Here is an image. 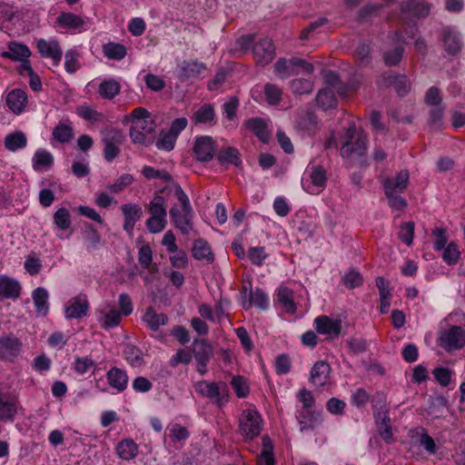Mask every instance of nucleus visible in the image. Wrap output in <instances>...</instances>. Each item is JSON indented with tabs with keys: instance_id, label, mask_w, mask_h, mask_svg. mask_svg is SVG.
Wrapping results in <instances>:
<instances>
[{
	"instance_id": "18",
	"label": "nucleus",
	"mask_w": 465,
	"mask_h": 465,
	"mask_svg": "<svg viewBox=\"0 0 465 465\" xmlns=\"http://www.w3.org/2000/svg\"><path fill=\"white\" fill-rule=\"evenodd\" d=\"M206 66L203 63L198 61H183L178 69V78L181 82L198 77Z\"/></svg>"
},
{
	"instance_id": "55",
	"label": "nucleus",
	"mask_w": 465,
	"mask_h": 465,
	"mask_svg": "<svg viewBox=\"0 0 465 465\" xmlns=\"http://www.w3.org/2000/svg\"><path fill=\"white\" fill-rule=\"evenodd\" d=\"M76 113L83 119L89 122H99L103 119V114L95 111L86 104H81L77 107Z\"/></svg>"
},
{
	"instance_id": "11",
	"label": "nucleus",
	"mask_w": 465,
	"mask_h": 465,
	"mask_svg": "<svg viewBox=\"0 0 465 465\" xmlns=\"http://www.w3.org/2000/svg\"><path fill=\"white\" fill-rule=\"evenodd\" d=\"M23 343L18 338L13 335L0 337V359L14 361L20 354Z\"/></svg>"
},
{
	"instance_id": "4",
	"label": "nucleus",
	"mask_w": 465,
	"mask_h": 465,
	"mask_svg": "<svg viewBox=\"0 0 465 465\" xmlns=\"http://www.w3.org/2000/svg\"><path fill=\"white\" fill-rule=\"evenodd\" d=\"M155 123L153 120L147 122H137L131 125L130 137L134 143L141 145H149L153 143L152 134L155 131Z\"/></svg>"
},
{
	"instance_id": "10",
	"label": "nucleus",
	"mask_w": 465,
	"mask_h": 465,
	"mask_svg": "<svg viewBox=\"0 0 465 465\" xmlns=\"http://www.w3.org/2000/svg\"><path fill=\"white\" fill-rule=\"evenodd\" d=\"M367 138L364 134H359L357 138L351 141H345L341 148V155L342 157H358L361 164L366 161H362L361 157L366 154Z\"/></svg>"
},
{
	"instance_id": "25",
	"label": "nucleus",
	"mask_w": 465,
	"mask_h": 465,
	"mask_svg": "<svg viewBox=\"0 0 465 465\" xmlns=\"http://www.w3.org/2000/svg\"><path fill=\"white\" fill-rule=\"evenodd\" d=\"M331 367L323 361H317L311 370L310 381L315 386H323L330 375Z\"/></svg>"
},
{
	"instance_id": "12",
	"label": "nucleus",
	"mask_w": 465,
	"mask_h": 465,
	"mask_svg": "<svg viewBox=\"0 0 465 465\" xmlns=\"http://www.w3.org/2000/svg\"><path fill=\"white\" fill-rule=\"evenodd\" d=\"M310 183L302 181L303 189L311 194H318L327 183L326 171L322 165H313L310 172Z\"/></svg>"
},
{
	"instance_id": "50",
	"label": "nucleus",
	"mask_w": 465,
	"mask_h": 465,
	"mask_svg": "<svg viewBox=\"0 0 465 465\" xmlns=\"http://www.w3.org/2000/svg\"><path fill=\"white\" fill-rule=\"evenodd\" d=\"M53 137L62 143H68L73 138V129L69 125L60 123L53 130Z\"/></svg>"
},
{
	"instance_id": "9",
	"label": "nucleus",
	"mask_w": 465,
	"mask_h": 465,
	"mask_svg": "<svg viewBox=\"0 0 465 465\" xmlns=\"http://www.w3.org/2000/svg\"><path fill=\"white\" fill-rule=\"evenodd\" d=\"M252 54L258 64H270L275 56V46L272 40L268 37L259 39L252 45Z\"/></svg>"
},
{
	"instance_id": "21",
	"label": "nucleus",
	"mask_w": 465,
	"mask_h": 465,
	"mask_svg": "<svg viewBox=\"0 0 465 465\" xmlns=\"http://www.w3.org/2000/svg\"><path fill=\"white\" fill-rule=\"evenodd\" d=\"M122 212L124 216V229L129 234H132L136 222L142 217V207L134 203L123 204Z\"/></svg>"
},
{
	"instance_id": "58",
	"label": "nucleus",
	"mask_w": 465,
	"mask_h": 465,
	"mask_svg": "<svg viewBox=\"0 0 465 465\" xmlns=\"http://www.w3.org/2000/svg\"><path fill=\"white\" fill-rule=\"evenodd\" d=\"M275 73L281 78H287L291 75H294L296 71L292 70V61L285 58H280L274 64Z\"/></svg>"
},
{
	"instance_id": "3",
	"label": "nucleus",
	"mask_w": 465,
	"mask_h": 465,
	"mask_svg": "<svg viewBox=\"0 0 465 465\" xmlns=\"http://www.w3.org/2000/svg\"><path fill=\"white\" fill-rule=\"evenodd\" d=\"M197 391L204 397L213 400L221 406L228 401V387L224 382H208L206 381H199Z\"/></svg>"
},
{
	"instance_id": "64",
	"label": "nucleus",
	"mask_w": 465,
	"mask_h": 465,
	"mask_svg": "<svg viewBox=\"0 0 465 465\" xmlns=\"http://www.w3.org/2000/svg\"><path fill=\"white\" fill-rule=\"evenodd\" d=\"M122 320V314L115 309H111L104 316V323L103 326L104 329H112L118 326Z\"/></svg>"
},
{
	"instance_id": "31",
	"label": "nucleus",
	"mask_w": 465,
	"mask_h": 465,
	"mask_svg": "<svg viewBox=\"0 0 465 465\" xmlns=\"http://www.w3.org/2000/svg\"><path fill=\"white\" fill-rule=\"evenodd\" d=\"M217 161L222 165L232 164L236 167L241 166L242 160L240 153L235 147L229 146L221 150L216 154Z\"/></svg>"
},
{
	"instance_id": "24",
	"label": "nucleus",
	"mask_w": 465,
	"mask_h": 465,
	"mask_svg": "<svg viewBox=\"0 0 465 465\" xmlns=\"http://www.w3.org/2000/svg\"><path fill=\"white\" fill-rule=\"evenodd\" d=\"M295 128L303 134L311 135L317 128V117L311 111L301 112L295 120Z\"/></svg>"
},
{
	"instance_id": "16",
	"label": "nucleus",
	"mask_w": 465,
	"mask_h": 465,
	"mask_svg": "<svg viewBox=\"0 0 465 465\" xmlns=\"http://www.w3.org/2000/svg\"><path fill=\"white\" fill-rule=\"evenodd\" d=\"M37 49L42 56L52 58L54 65L57 66L63 56L62 49L56 40L46 41L39 39L37 41Z\"/></svg>"
},
{
	"instance_id": "19",
	"label": "nucleus",
	"mask_w": 465,
	"mask_h": 465,
	"mask_svg": "<svg viewBox=\"0 0 465 465\" xmlns=\"http://www.w3.org/2000/svg\"><path fill=\"white\" fill-rule=\"evenodd\" d=\"M106 380L111 388L122 392L128 386L129 377L126 371L114 366L107 371Z\"/></svg>"
},
{
	"instance_id": "60",
	"label": "nucleus",
	"mask_w": 465,
	"mask_h": 465,
	"mask_svg": "<svg viewBox=\"0 0 465 465\" xmlns=\"http://www.w3.org/2000/svg\"><path fill=\"white\" fill-rule=\"evenodd\" d=\"M134 182L133 175L129 173L122 174L114 183L108 184L106 188L114 193H118Z\"/></svg>"
},
{
	"instance_id": "56",
	"label": "nucleus",
	"mask_w": 465,
	"mask_h": 465,
	"mask_svg": "<svg viewBox=\"0 0 465 465\" xmlns=\"http://www.w3.org/2000/svg\"><path fill=\"white\" fill-rule=\"evenodd\" d=\"M24 267L26 272L31 276H35L40 272L43 264L42 261L34 252H31L26 256Z\"/></svg>"
},
{
	"instance_id": "51",
	"label": "nucleus",
	"mask_w": 465,
	"mask_h": 465,
	"mask_svg": "<svg viewBox=\"0 0 465 465\" xmlns=\"http://www.w3.org/2000/svg\"><path fill=\"white\" fill-rule=\"evenodd\" d=\"M54 222L60 230L69 229L72 223L69 211L66 208H59L54 213Z\"/></svg>"
},
{
	"instance_id": "47",
	"label": "nucleus",
	"mask_w": 465,
	"mask_h": 465,
	"mask_svg": "<svg viewBox=\"0 0 465 465\" xmlns=\"http://www.w3.org/2000/svg\"><path fill=\"white\" fill-rule=\"evenodd\" d=\"M290 88L295 94H310L313 90L311 80L297 78L290 82Z\"/></svg>"
},
{
	"instance_id": "2",
	"label": "nucleus",
	"mask_w": 465,
	"mask_h": 465,
	"mask_svg": "<svg viewBox=\"0 0 465 465\" xmlns=\"http://www.w3.org/2000/svg\"><path fill=\"white\" fill-rule=\"evenodd\" d=\"M124 141V134L116 128H106L102 132V142L104 144V157L111 163L120 153V146Z\"/></svg>"
},
{
	"instance_id": "15",
	"label": "nucleus",
	"mask_w": 465,
	"mask_h": 465,
	"mask_svg": "<svg viewBox=\"0 0 465 465\" xmlns=\"http://www.w3.org/2000/svg\"><path fill=\"white\" fill-rule=\"evenodd\" d=\"M441 341L448 351L460 349L465 345V330L460 326H452L441 337Z\"/></svg>"
},
{
	"instance_id": "29",
	"label": "nucleus",
	"mask_w": 465,
	"mask_h": 465,
	"mask_svg": "<svg viewBox=\"0 0 465 465\" xmlns=\"http://www.w3.org/2000/svg\"><path fill=\"white\" fill-rule=\"evenodd\" d=\"M143 321L151 331H156L167 323L168 318L164 313H157L153 307H149L143 316Z\"/></svg>"
},
{
	"instance_id": "38",
	"label": "nucleus",
	"mask_w": 465,
	"mask_h": 465,
	"mask_svg": "<svg viewBox=\"0 0 465 465\" xmlns=\"http://www.w3.org/2000/svg\"><path fill=\"white\" fill-rule=\"evenodd\" d=\"M192 253L196 260H206L212 262L214 259L211 247L207 242L203 239H198L194 242Z\"/></svg>"
},
{
	"instance_id": "34",
	"label": "nucleus",
	"mask_w": 465,
	"mask_h": 465,
	"mask_svg": "<svg viewBox=\"0 0 465 465\" xmlns=\"http://www.w3.org/2000/svg\"><path fill=\"white\" fill-rule=\"evenodd\" d=\"M245 126L252 131L262 142L269 140L270 133L265 122L262 118H252L245 122Z\"/></svg>"
},
{
	"instance_id": "36",
	"label": "nucleus",
	"mask_w": 465,
	"mask_h": 465,
	"mask_svg": "<svg viewBox=\"0 0 465 465\" xmlns=\"http://www.w3.org/2000/svg\"><path fill=\"white\" fill-rule=\"evenodd\" d=\"M116 450L121 459L130 460L137 456L138 446L133 440L126 439L117 444Z\"/></svg>"
},
{
	"instance_id": "13",
	"label": "nucleus",
	"mask_w": 465,
	"mask_h": 465,
	"mask_svg": "<svg viewBox=\"0 0 465 465\" xmlns=\"http://www.w3.org/2000/svg\"><path fill=\"white\" fill-rule=\"evenodd\" d=\"M314 323L319 333L325 334L331 339L337 338L341 331V321L340 319H331L322 315L317 317Z\"/></svg>"
},
{
	"instance_id": "1",
	"label": "nucleus",
	"mask_w": 465,
	"mask_h": 465,
	"mask_svg": "<svg viewBox=\"0 0 465 465\" xmlns=\"http://www.w3.org/2000/svg\"><path fill=\"white\" fill-rule=\"evenodd\" d=\"M173 191L182 205V210H179L176 206L172 207L169 211L170 217L174 227L183 234L188 235L193 229V210L188 196L178 183H173Z\"/></svg>"
},
{
	"instance_id": "57",
	"label": "nucleus",
	"mask_w": 465,
	"mask_h": 465,
	"mask_svg": "<svg viewBox=\"0 0 465 465\" xmlns=\"http://www.w3.org/2000/svg\"><path fill=\"white\" fill-rule=\"evenodd\" d=\"M282 90L273 84L264 85V95L268 104L272 105L279 104L282 99Z\"/></svg>"
},
{
	"instance_id": "7",
	"label": "nucleus",
	"mask_w": 465,
	"mask_h": 465,
	"mask_svg": "<svg viewBox=\"0 0 465 465\" xmlns=\"http://www.w3.org/2000/svg\"><path fill=\"white\" fill-rule=\"evenodd\" d=\"M430 4L423 0H407L401 4V18L405 23L410 17H426L430 12Z\"/></svg>"
},
{
	"instance_id": "62",
	"label": "nucleus",
	"mask_w": 465,
	"mask_h": 465,
	"mask_svg": "<svg viewBox=\"0 0 465 465\" xmlns=\"http://www.w3.org/2000/svg\"><path fill=\"white\" fill-rule=\"evenodd\" d=\"M177 136L168 131L161 135V138L156 142V147L159 150L169 152L173 149Z\"/></svg>"
},
{
	"instance_id": "49",
	"label": "nucleus",
	"mask_w": 465,
	"mask_h": 465,
	"mask_svg": "<svg viewBox=\"0 0 465 465\" xmlns=\"http://www.w3.org/2000/svg\"><path fill=\"white\" fill-rule=\"evenodd\" d=\"M371 48L367 44H360L354 53L356 63L359 66H367L371 62Z\"/></svg>"
},
{
	"instance_id": "54",
	"label": "nucleus",
	"mask_w": 465,
	"mask_h": 465,
	"mask_svg": "<svg viewBox=\"0 0 465 465\" xmlns=\"http://www.w3.org/2000/svg\"><path fill=\"white\" fill-rule=\"evenodd\" d=\"M442 259L448 265H453L459 262L460 251L455 242H450L443 249Z\"/></svg>"
},
{
	"instance_id": "46",
	"label": "nucleus",
	"mask_w": 465,
	"mask_h": 465,
	"mask_svg": "<svg viewBox=\"0 0 465 465\" xmlns=\"http://www.w3.org/2000/svg\"><path fill=\"white\" fill-rule=\"evenodd\" d=\"M53 163L51 153L45 150H37L33 158V167L35 171L50 167Z\"/></svg>"
},
{
	"instance_id": "53",
	"label": "nucleus",
	"mask_w": 465,
	"mask_h": 465,
	"mask_svg": "<svg viewBox=\"0 0 465 465\" xmlns=\"http://www.w3.org/2000/svg\"><path fill=\"white\" fill-rule=\"evenodd\" d=\"M415 224L413 222H407L400 226L398 237L406 245H411L414 237Z\"/></svg>"
},
{
	"instance_id": "32",
	"label": "nucleus",
	"mask_w": 465,
	"mask_h": 465,
	"mask_svg": "<svg viewBox=\"0 0 465 465\" xmlns=\"http://www.w3.org/2000/svg\"><path fill=\"white\" fill-rule=\"evenodd\" d=\"M48 297V292L45 288L38 287L34 290L32 298L37 314L42 316H45L47 314L49 310Z\"/></svg>"
},
{
	"instance_id": "35",
	"label": "nucleus",
	"mask_w": 465,
	"mask_h": 465,
	"mask_svg": "<svg viewBox=\"0 0 465 465\" xmlns=\"http://www.w3.org/2000/svg\"><path fill=\"white\" fill-rule=\"evenodd\" d=\"M5 147L10 151V152H15L19 149H23L27 144V138L25 134L21 132L17 131L15 133L8 134L5 137Z\"/></svg>"
},
{
	"instance_id": "22",
	"label": "nucleus",
	"mask_w": 465,
	"mask_h": 465,
	"mask_svg": "<svg viewBox=\"0 0 465 465\" xmlns=\"http://www.w3.org/2000/svg\"><path fill=\"white\" fill-rule=\"evenodd\" d=\"M20 282L7 275H0V298L17 299L21 293Z\"/></svg>"
},
{
	"instance_id": "42",
	"label": "nucleus",
	"mask_w": 465,
	"mask_h": 465,
	"mask_svg": "<svg viewBox=\"0 0 465 465\" xmlns=\"http://www.w3.org/2000/svg\"><path fill=\"white\" fill-rule=\"evenodd\" d=\"M278 302L289 312H294L296 310L293 302V292L288 287H280L277 293Z\"/></svg>"
},
{
	"instance_id": "48",
	"label": "nucleus",
	"mask_w": 465,
	"mask_h": 465,
	"mask_svg": "<svg viewBox=\"0 0 465 465\" xmlns=\"http://www.w3.org/2000/svg\"><path fill=\"white\" fill-rule=\"evenodd\" d=\"M124 359L133 367H139L143 363V353L137 347L134 345H126L124 350Z\"/></svg>"
},
{
	"instance_id": "44",
	"label": "nucleus",
	"mask_w": 465,
	"mask_h": 465,
	"mask_svg": "<svg viewBox=\"0 0 465 465\" xmlns=\"http://www.w3.org/2000/svg\"><path fill=\"white\" fill-rule=\"evenodd\" d=\"M149 213L153 217L166 219L165 199L156 193L149 204Z\"/></svg>"
},
{
	"instance_id": "27",
	"label": "nucleus",
	"mask_w": 465,
	"mask_h": 465,
	"mask_svg": "<svg viewBox=\"0 0 465 465\" xmlns=\"http://www.w3.org/2000/svg\"><path fill=\"white\" fill-rule=\"evenodd\" d=\"M27 96L21 89L12 90L6 97V104L10 110L18 114H21L25 107Z\"/></svg>"
},
{
	"instance_id": "30",
	"label": "nucleus",
	"mask_w": 465,
	"mask_h": 465,
	"mask_svg": "<svg viewBox=\"0 0 465 465\" xmlns=\"http://www.w3.org/2000/svg\"><path fill=\"white\" fill-rule=\"evenodd\" d=\"M56 24L66 29L77 30L82 28L85 22L84 18L78 15L71 12H63L56 18Z\"/></svg>"
},
{
	"instance_id": "20",
	"label": "nucleus",
	"mask_w": 465,
	"mask_h": 465,
	"mask_svg": "<svg viewBox=\"0 0 465 465\" xmlns=\"http://www.w3.org/2000/svg\"><path fill=\"white\" fill-rule=\"evenodd\" d=\"M193 352L198 364L205 368L213 355V346L205 339H195L193 341Z\"/></svg>"
},
{
	"instance_id": "61",
	"label": "nucleus",
	"mask_w": 465,
	"mask_h": 465,
	"mask_svg": "<svg viewBox=\"0 0 465 465\" xmlns=\"http://www.w3.org/2000/svg\"><path fill=\"white\" fill-rule=\"evenodd\" d=\"M79 54L75 50H68L64 56V68L66 72L73 74L79 68L78 63Z\"/></svg>"
},
{
	"instance_id": "6",
	"label": "nucleus",
	"mask_w": 465,
	"mask_h": 465,
	"mask_svg": "<svg viewBox=\"0 0 465 465\" xmlns=\"http://www.w3.org/2000/svg\"><path fill=\"white\" fill-rule=\"evenodd\" d=\"M239 426L242 434L247 439L252 440L261 432L262 418L255 411H245L240 419Z\"/></svg>"
},
{
	"instance_id": "63",
	"label": "nucleus",
	"mask_w": 465,
	"mask_h": 465,
	"mask_svg": "<svg viewBox=\"0 0 465 465\" xmlns=\"http://www.w3.org/2000/svg\"><path fill=\"white\" fill-rule=\"evenodd\" d=\"M377 423L379 424L381 437L387 443H391L393 440V434L390 424V418L388 417V415H383L382 418H380V421Z\"/></svg>"
},
{
	"instance_id": "33",
	"label": "nucleus",
	"mask_w": 465,
	"mask_h": 465,
	"mask_svg": "<svg viewBox=\"0 0 465 465\" xmlns=\"http://www.w3.org/2000/svg\"><path fill=\"white\" fill-rule=\"evenodd\" d=\"M143 175L146 179H160L163 182L165 183H171L170 189L173 190V183H176L173 182L172 175L166 172L165 170H156L152 166H144L142 170ZM169 186H165L163 190L160 191V193H163L165 190H167Z\"/></svg>"
},
{
	"instance_id": "5",
	"label": "nucleus",
	"mask_w": 465,
	"mask_h": 465,
	"mask_svg": "<svg viewBox=\"0 0 465 465\" xmlns=\"http://www.w3.org/2000/svg\"><path fill=\"white\" fill-rule=\"evenodd\" d=\"M217 151V143L211 136H199L195 138L193 154L200 163L210 162Z\"/></svg>"
},
{
	"instance_id": "39",
	"label": "nucleus",
	"mask_w": 465,
	"mask_h": 465,
	"mask_svg": "<svg viewBox=\"0 0 465 465\" xmlns=\"http://www.w3.org/2000/svg\"><path fill=\"white\" fill-rule=\"evenodd\" d=\"M258 465H275L273 445L266 435L262 437V450L258 458Z\"/></svg>"
},
{
	"instance_id": "59",
	"label": "nucleus",
	"mask_w": 465,
	"mask_h": 465,
	"mask_svg": "<svg viewBox=\"0 0 465 465\" xmlns=\"http://www.w3.org/2000/svg\"><path fill=\"white\" fill-rule=\"evenodd\" d=\"M445 107L443 105L430 106L429 111V124L436 129L442 125V116Z\"/></svg>"
},
{
	"instance_id": "45",
	"label": "nucleus",
	"mask_w": 465,
	"mask_h": 465,
	"mask_svg": "<svg viewBox=\"0 0 465 465\" xmlns=\"http://www.w3.org/2000/svg\"><path fill=\"white\" fill-rule=\"evenodd\" d=\"M252 304L262 310L268 308L269 299L262 289L257 288L254 292L250 291L248 307H251Z\"/></svg>"
},
{
	"instance_id": "41",
	"label": "nucleus",
	"mask_w": 465,
	"mask_h": 465,
	"mask_svg": "<svg viewBox=\"0 0 465 465\" xmlns=\"http://www.w3.org/2000/svg\"><path fill=\"white\" fill-rule=\"evenodd\" d=\"M17 412V406L15 401L5 400L0 394V420H13Z\"/></svg>"
},
{
	"instance_id": "52",
	"label": "nucleus",
	"mask_w": 465,
	"mask_h": 465,
	"mask_svg": "<svg viewBox=\"0 0 465 465\" xmlns=\"http://www.w3.org/2000/svg\"><path fill=\"white\" fill-rule=\"evenodd\" d=\"M214 108L210 104H205L201 106L194 114V118L197 123L208 124L214 118Z\"/></svg>"
},
{
	"instance_id": "8",
	"label": "nucleus",
	"mask_w": 465,
	"mask_h": 465,
	"mask_svg": "<svg viewBox=\"0 0 465 465\" xmlns=\"http://www.w3.org/2000/svg\"><path fill=\"white\" fill-rule=\"evenodd\" d=\"M443 50L449 55H457L462 48L463 41L460 32L454 27L445 26L440 31Z\"/></svg>"
},
{
	"instance_id": "37",
	"label": "nucleus",
	"mask_w": 465,
	"mask_h": 465,
	"mask_svg": "<svg viewBox=\"0 0 465 465\" xmlns=\"http://www.w3.org/2000/svg\"><path fill=\"white\" fill-rule=\"evenodd\" d=\"M120 84L116 80L109 78L99 84L98 93L103 98L111 100L120 93Z\"/></svg>"
},
{
	"instance_id": "43",
	"label": "nucleus",
	"mask_w": 465,
	"mask_h": 465,
	"mask_svg": "<svg viewBox=\"0 0 465 465\" xmlns=\"http://www.w3.org/2000/svg\"><path fill=\"white\" fill-rule=\"evenodd\" d=\"M103 52L106 57L114 60H121L126 55L125 46L113 42L104 45Z\"/></svg>"
},
{
	"instance_id": "14",
	"label": "nucleus",
	"mask_w": 465,
	"mask_h": 465,
	"mask_svg": "<svg viewBox=\"0 0 465 465\" xmlns=\"http://www.w3.org/2000/svg\"><path fill=\"white\" fill-rule=\"evenodd\" d=\"M89 302L85 295L80 294L72 298L65 307L66 319H81L87 314Z\"/></svg>"
},
{
	"instance_id": "28",
	"label": "nucleus",
	"mask_w": 465,
	"mask_h": 465,
	"mask_svg": "<svg viewBox=\"0 0 465 465\" xmlns=\"http://www.w3.org/2000/svg\"><path fill=\"white\" fill-rule=\"evenodd\" d=\"M31 52L27 45L16 42H10L8 44V51H4L1 55L4 58H8L13 61H23L28 58Z\"/></svg>"
},
{
	"instance_id": "23",
	"label": "nucleus",
	"mask_w": 465,
	"mask_h": 465,
	"mask_svg": "<svg viewBox=\"0 0 465 465\" xmlns=\"http://www.w3.org/2000/svg\"><path fill=\"white\" fill-rule=\"evenodd\" d=\"M409 177V171L401 170L394 179H386L383 183L385 194L402 193L407 188Z\"/></svg>"
},
{
	"instance_id": "40",
	"label": "nucleus",
	"mask_w": 465,
	"mask_h": 465,
	"mask_svg": "<svg viewBox=\"0 0 465 465\" xmlns=\"http://www.w3.org/2000/svg\"><path fill=\"white\" fill-rule=\"evenodd\" d=\"M316 101L323 110L334 108L337 104L334 91L330 88H323L320 90L317 94Z\"/></svg>"
},
{
	"instance_id": "17",
	"label": "nucleus",
	"mask_w": 465,
	"mask_h": 465,
	"mask_svg": "<svg viewBox=\"0 0 465 465\" xmlns=\"http://www.w3.org/2000/svg\"><path fill=\"white\" fill-rule=\"evenodd\" d=\"M296 418L301 431L313 430L322 420L321 412L313 411L312 408L298 411Z\"/></svg>"
},
{
	"instance_id": "26",
	"label": "nucleus",
	"mask_w": 465,
	"mask_h": 465,
	"mask_svg": "<svg viewBox=\"0 0 465 465\" xmlns=\"http://www.w3.org/2000/svg\"><path fill=\"white\" fill-rule=\"evenodd\" d=\"M385 82L392 85L400 96L406 95L411 89V83L406 75L389 72L383 75Z\"/></svg>"
}]
</instances>
